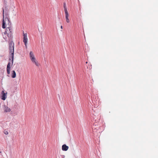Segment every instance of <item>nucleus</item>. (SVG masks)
<instances>
[{
  "label": "nucleus",
  "instance_id": "12",
  "mask_svg": "<svg viewBox=\"0 0 158 158\" xmlns=\"http://www.w3.org/2000/svg\"><path fill=\"white\" fill-rule=\"evenodd\" d=\"M64 12H68V10H67V6H66V3L65 2H64Z\"/></svg>",
  "mask_w": 158,
  "mask_h": 158
},
{
  "label": "nucleus",
  "instance_id": "5",
  "mask_svg": "<svg viewBox=\"0 0 158 158\" xmlns=\"http://www.w3.org/2000/svg\"><path fill=\"white\" fill-rule=\"evenodd\" d=\"M23 42L24 43L25 45L26 46V48H27V34L23 32Z\"/></svg>",
  "mask_w": 158,
  "mask_h": 158
},
{
  "label": "nucleus",
  "instance_id": "9",
  "mask_svg": "<svg viewBox=\"0 0 158 158\" xmlns=\"http://www.w3.org/2000/svg\"><path fill=\"white\" fill-rule=\"evenodd\" d=\"M98 126L96 127L94 125L92 127L93 131L94 132H98Z\"/></svg>",
  "mask_w": 158,
  "mask_h": 158
},
{
  "label": "nucleus",
  "instance_id": "1",
  "mask_svg": "<svg viewBox=\"0 0 158 158\" xmlns=\"http://www.w3.org/2000/svg\"><path fill=\"white\" fill-rule=\"evenodd\" d=\"M9 53H11V59L10 58L9 60H11L10 63L9 62L7 66L6 71L8 74H9L10 73L11 67L13 65L14 60V44L13 42H10L9 44Z\"/></svg>",
  "mask_w": 158,
  "mask_h": 158
},
{
  "label": "nucleus",
  "instance_id": "13",
  "mask_svg": "<svg viewBox=\"0 0 158 158\" xmlns=\"http://www.w3.org/2000/svg\"><path fill=\"white\" fill-rule=\"evenodd\" d=\"M4 133L6 135H8V131H7L6 130H4Z\"/></svg>",
  "mask_w": 158,
  "mask_h": 158
},
{
  "label": "nucleus",
  "instance_id": "4",
  "mask_svg": "<svg viewBox=\"0 0 158 158\" xmlns=\"http://www.w3.org/2000/svg\"><path fill=\"white\" fill-rule=\"evenodd\" d=\"M29 56L30 59L31 61L34 63L35 65L37 66H39V64L38 61L36 60L35 57L32 51H30L29 53Z\"/></svg>",
  "mask_w": 158,
  "mask_h": 158
},
{
  "label": "nucleus",
  "instance_id": "6",
  "mask_svg": "<svg viewBox=\"0 0 158 158\" xmlns=\"http://www.w3.org/2000/svg\"><path fill=\"white\" fill-rule=\"evenodd\" d=\"M7 92L5 93L4 91L2 90L1 92V99L3 100H5L7 98Z\"/></svg>",
  "mask_w": 158,
  "mask_h": 158
},
{
  "label": "nucleus",
  "instance_id": "7",
  "mask_svg": "<svg viewBox=\"0 0 158 158\" xmlns=\"http://www.w3.org/2000/svg\"><path fill=\"white\" fill-rule=\"evenodd\" d=\"M65 19L67 23L69 22V14L68 12H65Z\"/></svg>",
  "mask_w": 158,
  "mask_h": 158
},
{
  "label": "nucleus",
  "instance_id": "11",
  "mask_svg": "<svg viewBox=\"0 0 158 158\" xmlns=\"http://www.w3.org/2000/svg\"><path fill=\"white\" fill-rule=\"evenodd\" d=\"M11 76L13 78H15L16 77V73L14 70H13L11 72Z\"/></svg>",
  "mask_w": 158,
  "mask_h": 158
},
{
  "label": "nucleus",
  "instance_id": "14",
  "mask_svg": "<svg viewBox=\"0 0 158 158\" xmlns=\"http://www.w3.org/2000/svg\"><path fill=\"white\" fill-rule=\"evenodd\" d=\"M60 27H61V29H63V26H61Z\"/></svg>",
  "mask_w": 158,
  "mask_h": 158
},
{
  "label": "nucleus",
  "instance_id": "2",
  "mask_svg": "<svg viewBox=\"0 0 158 158\" xmlns=\"http://www.w3.org/2000/svg\"><path fill=\"white\" fill-rule=\"evenodd\" d=\"M13 29L12 27H8L6 28L5 31L2 33L3 38L6 40H10L12 38Z\"/></svg>",
  "mask_w": 158,
  "mask_h": 158
},
{
  "label": "nucleus",
  "instance_id": "10",
  "mask_svg": "<svg viewBox=\"0 0 158 158\" xmlns=\"http://www.w3.org/2000/svg\"><path fill=\"white\" fill-rule=\"evenodd\" d=\"M68 146H66L65 144H64L62 146V149L63 151H66L68 150Z\"/></svg>",
  "mask_w": 158,
  "mask_h": 158
},
{
  "label": "nucleus",
  "instance_id": "3",
  "mask_svg": "<svg viewBox=\"0 0 158 158\" xmlns=\"http://www.w3.org/2000/svg\"><path fill=\"white\" fill-rule=\"evenodd\" d=\"M3 9V21L2 28H7L8 27H11V23L9 19L7 17L4 18V9L2 8Z\"/></svg>",
  "mask_w": 158,
  "mask_h": 158
},
{
  "label": "nucleus",
  "instance_id": "8",
  "mask_svg": "<svg viewBox=\"0 0 158 158\" xmlns=\"http://www.w3.org/2000/svg\"><path fill=\"white\" fill-rule=\"evenodd\" d=\"M4 111L6 112H9L11 111V109L7 106L5 105L4 107Z\"/></svg>",
  "mask_w": 158,
  "mask_h": 158
}]
</instances>
